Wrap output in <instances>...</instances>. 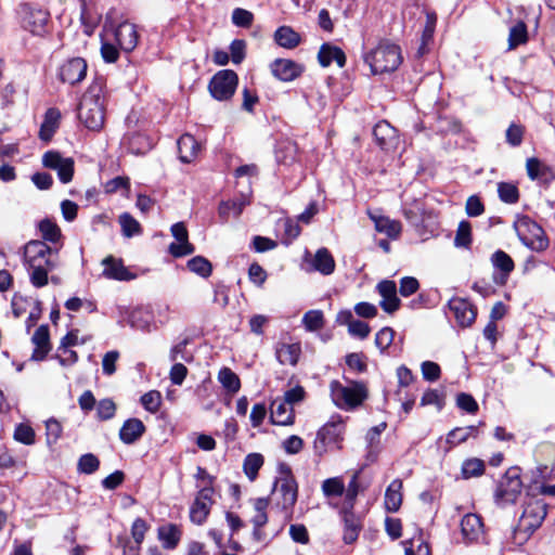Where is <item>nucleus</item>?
Here are the masks:
<instances>
[{
	"label": "nucleus",
	"instance_id": "1",
	"mask_svg": "<svg viewBox=\"0 0 555 555\" xmlns=\"http://www.w3.org/2000/svg\"><path fill=\"white\" fill-rule=\"evenodd\" d=\"M24 257L27 263L29 281L36 288H41L49 283V272L57 262V249L50 245H26Z\"/></svg>",
	"mask_w": 555,
	"mask_h": 555
},
{
	"label": "nucleus",
	"instance_id": "2",
	"mask_svg": "<svg viewBox=\"0 0 555 555\" xmlns=\"http://www.w3.org/2000/svg\"><path fill=\"white\" fill-rule=\"evenodd\" d=\"M271 495L273 508L281 513L285 520H291L298 500V482L291 468H281L280 475L274 479Z\"/></svg>",
	"mask_w": 555,
	"mask_h": 555
},
{
	"label": "nucleus",
	"instance_id": "3",
	"mask_svg": "<svg viewBox=\"0 0 555 555\" xmlns=\"http://www.w3.org/2000/svg\"><path fill=\"white\" fill-rule=\"evenodd\" d=\"M363 60L372 75H386L397 70L403 57L398 44L389 40H382L364 54Z\"/></svg>",
	"mask_w": 555,
	"mask_h": 555
},
{
	"label": "nucleus",
	"instance_id": "4",
	"mask_svg": "<svg viewBox=\"0 0 555 555\" xmlns=\"http://www.w3.org/2000/svg\"><path fill=\"white\" fill-rule=\"evenodd\" d=\"M330 395L336 408L353 411L367 399L369 390L362 382L350 380L347 384H343L339 380H332L330 384Z\"/></svg>",
	"mask_w": 555,
	"mask_h": 555
},
{
	"label": "nucleus",
	"instance_id": "5",
	"mask_svg": "<svg viewBox=\"0 0 555 555\" xmlns=\"http://www.w3.org/2000/svg\"><path fill=\"white\" fill-rule=\"evenodd\" d=\"M346 429V418L339 414L332 415L317 431L313 442L315 453L321 456L330 450H343Z\"/></svg>",
	"mask_w": 555,
	"mask_h": 555
},
{
	"label": "nucleus",
	"instance_id": "6",
	"mask_svg": "<svg viewBox=\"0 0 555 555\" xmlns=\"http://www.w3.org/2000/svg\"><path fill=\"white\" fill-rule=\"evenodd\" d=\"M545 516L546 504L539 499H529L517 527L513 530V543L519 546L525 544L531 534L542 525Z\"/></svg>",
	"mask_w": 555,
	"mask_h": 555
},
{
	"label": "nucleus",
	"instance_id": "7",
	"mask_svg": "<svg viewBox=\"0 0 555 555\" xmlns=\"http://www.w3.org/2000/svg\"><path fill=\"white\" fill-rule=\"evenodd\" d=\"M522 490L520 468L511 467L498 482L494 498L498 504L515 503Z\"/></svg>",
	"mask_w": 555,
	"mask_h": 555
},
{
	"label": "nucleus",
	"instance_id": "8",
	"mask_svg": "<svg viewBox=\"0 0 555 555\" xmlns=\"http://www.w3.org/2000/svg\"><path fill=\"white\" fill-rule=\"evenodd\" d=\"M238 77L231 69L217 72L208 82V91L217 101H224L232 98L236 91Z\"/></svg>",
	"mask_w": 555,
	"mask_h": 555
},
{
	"label": "nucleus",
	"instance_id": "9",
	"mask_svg": "<svg viewBox=\"0 0 555 555\" xmlns=\"http://www.w3.org/2000/svg\"><path fill=\"white\" fill-rule=\"evenodd\" d=\"M104 39L106 41H114L125 51H130L135 47L138 36L132 24L128 22L116 23L112 21L104 29Z\"/></svg>",
	"mask_w": 555,
	"mask_h": 555
},
{
	"label": "nucleus",
	"instance_id": "10",
	"mask_svg": "<svg viewBox=\"0 0 555 555\" xmlns=\"http://www.w3.org/2000/svg\"><path fill=\"white\" fill-rule=\"evenodd\" d=\"M78 117L89 130H100L104 125V111L96 95H85L79 106Z\"/></svg>",
	"mask_w": 555,
	"mask_h": 555
},
{
	"label": "nucleus",
	"instance_id": "11",
	"mask_svg": "<svg viewBox=\"0 0 555 555\" xmlns=\"http://www.w3.org/2000/svg\"><path fill=\"white\" fill-rule=\"evenodd\" d=\"M42 165L56 171L59 180L66 184L74 178L75 163L72 157H64L56 151H49L42 156Z\"/></svg>",
	"mask_w": 555,
	"mask_h": 555
},
{
	"label": "nucleus",
	"instance_id": "12",
	"mask_svg": "<svg viewBox=\"0 0 555 555\" xmlns=\"http://www.w3.org/2000/svg\"><path fill=\"white\" fill-rule=\"evenodd\" d=\"M301 268L306 272H319L330 275L335 270V260L332 254L324 247L319 248L315 254L306 251L302 258Z\"/></svg>",
	"mask_w": 555,
	"mask_h": 555
},
{
	"label": "nucleus",
	"instance_id": "13",
	"mask_svg": "<svg viewBox=\"0 0 555 555\" xmlns=\"http://www.w3.org/2000/svg\"><path fill=\"white\" fill-rule=\"evenodd\" d=\"M367 215L374 223L376 232L391 241L399 237L402 225L398 220L384 215L382 210H367Z\"/></svg>",
	"mask_w": 555,
	"mask_h": 555
},
{
	"label": "nucleus",
	"instance_id": "14",
	"mask_svg": "<svg viewBox=\"0 0 555 555\" xmlns=\"http://www.w3.org/2000/svg\"><path fill=\"white\" fill-rule=\"evenodd\" d=\"M214 504V493L208 490L197 491L195 499L190 507V519L195 525H203Z\"/></svg>",
	"mask_w": 555,
	"mask_h": 555
},
{
	"label": "nucleus",
	"instance_id": "15",
	"mask_svg": "<svg viewBox=\"0 0 555 555\" xmlns=\"http://www.w3.org/2000/svg\"><path fill=\"white\" fill-rule=\"evenodd\" d=\"M374 138L379 147L386 152H397L400 140L395 128L387 121H378L373 130Z\"/></svg>",
	"mask_w": 555,
	"mask_h": 555
},
{
	"label": "nucleus",
	"instance_id": "16",
	"mask_svg": "<svg viewBox=\"0 0 555 555\" xmlns=\"http://www.w3.org/2000/svg\"><path fill=\"white\" fill-rule=\"evenodd\" d=\"M34 349L30 356L31 361H43L52 349L50 340V330L47 324H42L36 328L31 336Z\"/></svg>",
	"mask_w": 555,
	"mask_h": 555
},
{
	"label": "nucleus",
	"instance_id": "17",
	"mask_svg": "<svg viewBox=\"0 0 555 555\" xmlns=\"http://www.w3.org/2000/svg\"><path fill=\"white\" fill-rule=\"evenodd\" d=\"M448 307L459 325L463 327L472 325L476 319V310L467 299L453 297L449 300Z\"/></svg>",
	"mask_w": 555,
	"mask_h": 555
},
{
	"label": "nucleus",
	"instance_id": "18",
	"mask_svg": "<svg viewBox=\"0 0 555 555\" xmlns=\"http://www.w3.org/2000/svg\"><path fill=\"white\" fill-rule=\"evenodd\" d=\"M515 230L520 243H540L544 238L542 228L527 217L517 219Z\"/></svg>",
	"mask_w": 555,
	"mask_h": 555
},
{
	"label": "nucleus",
	"instance_id": "19",
	"mask_svg": "<svg viewBox=\"0 0 555 555\" xmlns=\"http://www.w3.org/2000/svg\"><path fill=\"white\" fill-rule=\"evenodd\" d=\"M461 532L467 543L479 542L483 538V522L479 515L466 514L461 520Z\"/></svg>",
	"mask_w": 555,
	"mask_h": 555
},
{
	"label": "nucleus",
	"instance_id": "20",
	"mask_svg": "<svg viewBox=\"0 0 555 555\" xmlns=\"http://www.w3.org/2000/svg\"><path fill=\"white\" fill-rule=\"evenodd\" d=\"M377 291L382 297L379 305L385 312L393 313L399 309L400 299L397 296V285L393 281L384 280L379 282Z\"/></svg>",
	"mask_w": 555,
	"mask_h": 555
},
{
	"label": "nucleus",
	"instance_id": "21",
	"mask_svg": "<svg viewBox=\"0 0 555 555\" xmlns=\"http://www.w3.org/2000/svg\"><path fill=\"white\" fill-rule=\"evenodd\" d=\"M87 72V64L80 57H74L66 61L60 72L61 79L64 82L74 85L81 81Z\"/></svg>",
	"mask_w": 555,
	"mask_h": 555
},
{
	"label": "nucleus",
	"instance_id": "22",
	"mask_svg": "<svg viewBox=\"0 0 555 555\" xmlns=\"http://www.w3.org/2000/svg\"><path fill=\"white\" fill-rule=\"evenodd\" d=\"M271 72L281 81H292L301 74L302 67L292 60L279 59L271 64Z\"/></svg>",
	"mask_w": 555,
	"mask_h": 555
},
{
	"label": "nucleus",
	"instance_id": "23",
	"mask_svg": "<svg viewBox=\"0 0 555 555\" xmlns=\"http://www.w3.org/2000/svg\"><path fill=\"white\" fill-rule=\"evenodd\" d=\"M270 420L272 424L279 426H291L295 421L293 406H289L282 399H275L271 403Z\"/></svg>",
	"mask_w": 555,
	"mask_h": 555
},
{
	"label": "nucleus",
	"instance_id": "24",
	"mask_svg": "<svg viewBox=\"0 0 555 555\" xmlns=\"http://www.w3.org/2000/svg\"><path fill=\"white\" fill-rule=\"evenodd\" d=\"M403 482L401 479H393L387 487L384 495V507L388 513H396L400 509L403 501Z\"/></svg>",
	"mask_w": 555,
	"mask_h": 555
},
{
	"label": "nucleus",
	"instance_id": "25",
	"mask_svg": "<svg viewBox=\"0 0 555 555\" xmlns=\"http://www.w3.org/2000/svg\"><path fill=\"white\" fill-rule=\"evenodd\" d=\"M526 171L530 180H543L551 182L555 179L554 170L537 157H530L526 162Z\"/></svg>",
	"mask_w": 555,
	"mask_h": 555
},
{
	"label": "nucleus",
	"instance_id": "26",
	"mask_svg": "<svg viewBox=\"0 0 555 555\" xmlns=\"http://www.w3.org/2000/svg\"><path fill=\"white\" fill-rule=\"evenodd\" d=\"M145 433V425L141 420L132 417L124 422L119 430V438L126 444H132Z\"/></svg>",
	"mask_w": 555,
	"mask_h": 555
},
{
	"label": "nucleus",
	"instance_id": "27",
	"mask_svg": "<svg viewBox=\"0 0 555 555\" xmlns=\"http://www.w3.org/2000/svg\"><path fill=\"white\" fill-rule=\"evenodd\" d=\"M103 274L109 279L119 281H129L135 279V274L129 272V270L118 259L107 257L103 260Z\"/></svg>",
	"mask_w": 555,
	"mask_h": 555
},
{
	"label": "nucleus",
	"instance_id": "28",
	"mask_svg": "<svg viewBox=\"0 0 555 555\" xmlns=\"http://www.w3.org/2000/svg\"><path fill=\"white\" fill-rule=\"evenodd\" d=\"M301 354V347L298 343L278 344L275 348V356L278 361L283 365H296Z\"/></svg>",
	"mask_w": 555,
	"mask_h": 555
},
{
	"label": "nucleus",
	"instance_id": "29",
	"mask_svg": "<svg viewBox=\"0 0 555 555\" xmlns=\"http://www.w3.org/2000/svg\"><path fill=\"white\" fill-rule=\"evenodd\" d=\"M23 21L31 33L38 34L48 22V13L42 10L26 8L23 11Z\"/></svg>",
	"mask_w": 555,
	"mask_h": 555
},
{
	"label": "nucleus",
	"instance_id": "30",
	"mask_svg": "<svg viewBox=\"0 0 555 555\" xmlns=\"http://www.w3.org/2000/svg\"><path fill=\"white\" fill-rule=\"evenodd\" d=\"M179 158L183 163L192 162L199 152V144L191 134H183L178 140Z\"/></svg>",
	"mask_w": 555,
	"mask_h": 555
},
{
	"label": "nucleus",
	"instance_id": "31",
	"mask_svg": "<svg viewBox=\"0 0 555 555\" xmlns=\"http://www.w3.org/2000/svg\"><path fill=\"white\" fill-rule=\"evenodd\" d=\"M318 60L323 67L330 66L334 62L343 67L346 62V57L341 49L338 47L322 44L318 54Z\"/></svg>",
	"mask_w": 555,
	"mask_h": 555
},
{
	"label": "nucleus",
	"instance_id": "32",
	"mask_svg": "<svg viewBox=\"0 0 555 555\" xmlns=\"http://www.w3.org/2000/svg\"><path fill=\"white\" fill-rule=\"evenodd\" d=\"M255 514L251 518L254 525V534L257 539H260V529L268 522L267 508L269 506V500L267 498H257L253 501Z\"/></svg>",
	"mask_w": 555,
	"mask_h": 555
},
{
	"label": "nucleus",
	"instance_id": "33",
	"mask_svg": "<svg viewBox=\"0 0 555 555\" xmlns=\"http://www.w3.org/2000/svg\"><path fill=\"white\" fill-rule=\"evenodd\" d=\"M61 120V113L56 108H50L46 112L43 122L41 124L39 137L43 141H50L56 131Z\"/></svg>",
	"mask_w": 555,
	"mask_h": 555
},
{
	"label": "nucleus",
	"instance_id": "34",
	"mask_svg": "<svg viewBox=\"0 0 555 555\" xmlns=\"http://www.w3.org/2000/svg\"><path fill=\"white\" fill-rule=\"evenodd\" d=\"M158 540L165 548H175L181 538V531L177 525L167 524L157 529Z\"/></svg>",
	"mask_w": 555,
	"mask_h": 555
},
{
	"label": "nucleus",
	"instance_id": "35",
	"mask_svg": "<svg viewBox=\"0 0 555 555\" xmlns=\"http://www.w3.org/2000/svg\"><path fill=\"white\" fill-rule=\"evenodd\" d=\"M275 42L285 49H293L300 42V35L289 26H281L274 33Z\"/></svg>",
	"mask_w": 555,
	"mask_h": 555
},
{
	"label": "nucleus",
	"instance_id": "36",
	"mask_svg": "<svg viewBox=\"0 0 555 555\" xmlns=\"http://www.w3.org/2000/svg\"><path fill=\"white\" fill-rule=\"evenodd\" d=\"M360 531H361V522H360L359 518L350 512L344 513L343 539H344L345 543H347V544L353 543L358 539Z\"/></svg>",
	"mask_w": 555,
	"mask_h": 555
},
{
	"label": "nucleus",
	"instance_id": "37",
	"mask_svg": "<svg viewBox=\"0 0 555 555\" xmlns=\"http://www.w3.org/2000/svg\"><path fill=\"white\" fill-rule=\"evenodd\" d=\"M264 457L261 453H249L243 461V472L249 481H255L260 468L263 466Z\"/></svg>",
	"mask_w": 555,
	"mask_h": 555
},
{
	"label": "nucleus",
	"instance_id": "38",
	"mask_svg": "<svg viewBox=\"0 0 555 555\" xmlns=\"http://www.w3.org/2000/svg\"><path fill=\"white\" fill-rule=\"evenodd\" d=\"M218 382L222 387L231 395H235L241 389V380L237 374H235L230 367H222L218 372Z\"/></svg>",
	"mask_w": 555,
	"mask_h": 555
},
{
	"label": "nucleus",
	"instance_id": "39",
	"mask_svg": "<svg viewBox=\"0 0 555 555\" xmlns=\"http://www.w3.org/2000/svg\"><path fill=\"white\" fill-rule=\"evenodd\" d=\"M477 436V428L475 426L467 427H456L449 431L447 435V443L449 448L456 447L463 442H465L469 437Z\"/></svg>",
	"mask_w": 555,
	"mask_h": 555
},
{
	"label": "nucleus",
	"instance_id": "40",
	"mask_svg": "<svg viewBox=\"0 0 555 555\" xmlns=\"http://www.w3.org/2000/svg\"><path fill=\"white\" fill-rule=\"evenodd\" d=\"M301 322L308 332L320 331L325 324L324 314L319 309L309 310L304 314Z\"/></svg>",
	"mask_w": 555,
	"mask_h": 555
},
{
	"label": "nucleus",
	"instance_id": "41",
	"mask_svg": "<svg viewBox=\"0 0 555 555\" xmlns=\"http://www.w3.org/2000/svg\"><path fill=\"white\" fill-rule=\"evenodd\" d=\"M485 462L477 457L467 459L463 462L461 473L464 479L479 477L485 473Z\"/></svg>",
	"mask_w": 555,
	"mask_h": 555
},
{
	"label": "nucleus",
	"instance_id": "42",
	"mask_svg": "<svg viewBox=\"0 0 555 555\" xmlns=\"http://www.w3.org/2000/svg\"><path fill=\"white\" fill-rule=\"evenodd\" d=\"M13 438L25 446H33L36 442V433L28 423H20L14 428Z\"/></svg>",
	"mask_w": 555,
	"mask_h": 555
},
{
	"label": "nucleus",
	"instance_id": "43",
	"mask_svg": "<svg viewBox=\"0 0 555 555\" xmlns=\"http://www.w3.org/2000/svg\"><path fill=\"white\" fill-rule=\"evenodd\" d=\"M41 237L47 242H57L62 237L61 229L49 219H43L38 224Z\"/></svg>",
	"mask_w": 555,
	"mask_h": 555
},
{
	"label": "nucleus",
	"instance_id": "44",
	"mask_svg": "<svg viewBox=\"0 0 555 555\" xmlns=\"http://www.w3.org/2000/svg\"><path fill=\"white\" fill-rule=\"evenodd\" d=\"M186 266L190 271L202 278H208L212 272L211 263L206 258L201 256H196L190 259Z\"/></svg>",
	"mask_w": 555,
	"mask_h": 555
},
{
	"label": "nucleus",
	"instance_id": "45",
	"mask_svg": "<svg viewBox=\"0 0 555 555\" xmlns=\"http://www.w3.org/2000/svg\"><path fill=\"white\" fill-rule=\"evenodd\" d=\"M322 492L325 496H340L345 492V483L340 477L327 478L322 482Z\"/></svg>",
	"mask_w": 555,
	"mask_h": 555
},
{
	"label": "nucleus",
	"instance_id": "46",
	"mask_svg": "<svg viewBox=\"0 0 555 555\" xmlns=\"http://www.w3.org/2000/svg\"><path fill=\"white\" fill-rule=\"evenodd\" d=\"M298 152V146L293 141L282 142L275 150V157L280 163L293 162Z\"/></svg>",
	"mask_w": 555,
	"mask_h": 555
},
{
	"label": "nucleus",
	"instance_id": "47",
	"mask_svg": "<svg viewBox=\"0 0 555 555\" xmlns=\"http://www.w3.org/2000/svg\"><path fill=\"white\" fill-rule=\"evenodd\" d=\"M244 199H229L222 202L219 206V212L224 218L237 217L243 211V207L246 205Z\"/></svg>",
	"mask_w": 555,
	"mask_h": 555
},
{
	"label": "nucleus",
	"instance_id": "48",
	"mask_svg": "<svg viewBox=\"0 0 555 555\" xmlns=\"http://www.w3.org/2000/svg\"><path fill=\"white\" fill-rule=\"evenodd\" d=\"M491 262L504 276H507L514 270V261L502 250H498L492 255Z\"/></svg>",
	"mask_w": 555,
	"mask_h": 555
},
{
	"label": "nucleus",
	"instance_id": "49",
	"mask_svg": "<svg viewBox=\"0 0 555 555\" xmlns=\"http://www.w3.org/2000/svg\"><path fill=\"white\" fill-rule=\"evenodd\" d=\"M498 194L500 199L506 204H514L519 198V192L516 184L511 182H501L498 184Z\"/></svg>",
	"mask_w": 555,
	"mask_h": 555
},
{
	"label": "nucleus",
	"instance_id": "50",
	"mask_svg": "<svg viewBox=\"0 0 555 555\" xmlns=\"http://www.w3.org/2000/svg\"><path fill=\"white\" fill-rule=\"evenodd\" d=\"M528 34L527 27L524 22H518L514 27L511 28L508 35V48L513 49L527 41Z\"/></svg>",
	"mask_w": 555,
	"mask_h": 555
},
{
	"label": "nucleus",
	"instance_id": "51",
	"mask_svg": "<svg viewBox=\"0 0 555 555\" xmlns=\"http://www.w3.org/2000/svg\"><path fill=\"white\" fill-rule=\"evenodd\" d=\"M140 402L150 413H156L162 405V395L158 390H150L141 396Z\"/></svg>",
	"mask_w": 555,
	"mask_h": 555
},
{
	"label": "nucleus",
	"instance_id": "52",
	"mask_svg": "<svg viewBox=\"0 0 555 555\" xmlns=\"http://www.w3.org/2000/svg\"><path fill=\"white\" fill-rule=\"evenodd\" d=\"M393 339L395 331L389 326H385L376 333L375 346L384 353L392 345Z\"/></svg>",
	"mask_w": 555,
	"mask_h": 555
},
{
	"label": "nucleus",
	"instance_id": "53",
	"mask_svg": "<svg viewBox=\"0 0 555 555\" xmlns=\"http://www.w3.org/2000/svg\"><path fill=\"white\" fill-rule=\"evenodd\" d=\"M195 480L197 491L208 490L209 493H215L214 477L205 468L201 466L196 468Z\"/></svg>",
	"mask_w": 555,
	"mask_h": 555
},
{
	"label": "nucleus",
	"instance_id": "54",
	"mask_svg": "<svg viewBox=\"0 0 555 555\" xmlns=\"http://www.w3.org/2000/svg\"><path fill=\"white\" fill-rule=\"evenodd\" d=\"M150 526L143 518H135L131 525V537L133 538L137 546H141L142 542L144 541L145 533L149 531Z\"/></svg>",
	"mask_w": 555,
	"mask_h": 555
},
{
	"label": "nucleus",
	"instance_id": "55",
	"mask_svg": "<svg viewBox=\"0 0 555 555\" xmlns=\"http://www.w3.org/2000/svg\"><path fill=\"white\" fill-rule=\"evenodd\" d=\"M100 466L99 459L92 454H83L78 461V470L82 474H92L98 470Z\"/></svg>",
	"mask_w": 555,
	"mask_h": 555
},
{
	"label": "nucleus",
	"instance_id": "56",
	"mask_svg": "<svg viewBox=\"0 0 555 555\" xmlns=\"http://www.w3.org/2000/svg\"><path fill=\"white\" fill-rule=\"evenodd\" d=\"M346 364L350 370L357 373H363L367 369L365 356L361 352H352L347 354Z\"/></svg>",
	"mask_w": 555,
	"mask_h": 555
},
{
	"label": "nucleus",
	"instance_id": "57",
	"mask_svg": "<svg viewBox=\"0 0 555 555\" xmlns=\"http://www.w3.org/2000/svg\"><path fill=\"white\" fill-rule=\"evenodd\" d=\"M423 378L427 382H436L441 376V369L438 363L433 361H424L421 364Z\"/></svg>",
	"mask_w": 555,
	"mask_h": 555
},
{
	"label": "nucleus",
	"instance_id": "58",
	"mask_svg": "<svg viewBox=\"0 0 555 555\" xmlns=\"http://www.w3.org/2000/svg\"><path fill=\"white\" fill-rule=\"evenodd\" d=\"M62 425L55 418H50L46 422V436L49 444L55 443L62 436Z\"/></svg>",
	"mask_w": 555,
	"mask_h": 555
},
{
	"label": "nucleus",
	"instance_id": "59",
	"mask_svg": "<svg viewBox=\"0 0 555 555\" xmlns=\"http://www.w3.org/2000/svg\"><path fill=\"white\" fill-rule=\"evenodd\" d=\"M119 222L126 237H131L140 231L139 222L129 214H122Z\"/></svg>",
	"mask_w": 555,
	"mask_h": 555
},
{
	"label": "nucleus",
	"instance_id": "60",
	"mask_svg": "<svg viewBox=\"0 0 555 555\" xmlns=\"http://www.w3.org/2000/svg\"><path fill=\"white\" fill-rule=\"evenodd\" d=\"M465 212L468 217H478L485 212V205L478 195H470L465 203Z\"/></svg>",
	"mask_w": 555,
	"mask_h": 555
},
{
	"label": "nucleus",
	"instance_id": "61",
	"mask_svg": "<svg viewBox=\"0 0 555 555\" xmlns=\"http://www.w3.org/2000/svg\"><path fill=\"white\" fill-rule=\"evenodd\" d=\"M385 531L391 540H398L402 535V521L397 517L385 518Z\"/></svg>",
	"mask_w": 555,
	"mask_h": 555
},
{
	"label": "nucleus",
	"instance_id": "62",
	"mask_svg": "<svg viewBox=\"0 0 555 555\" xmlns=\"http://www.w3.org/2000/svg\"><path fill=\"white\" fill-rule=\"evenodd\" d=\"M289 537L294 542L300 544H308L310 541L309 532L306 526L302 524L291 525Z\"/></svg>",
	"mask_w": 555,
	"mask_h": 555
},
{
	"label": "nucleus",
	"instance_id": "63",
	"mask_svg": "<svg viewBox=\"0 0 555 555\" xmlns=\"http://www.w3.org/2000/svg\"><path fill=\"white\" fill-rule=\"evenodd\" d=\"M116 413V405L111 399H103L98 403L96 414L100 420L106 421L114 417Z\"/></svg>",
	"mask_w": 555,
	"mask_h": 555
},
{
	"label": "nucleus",
	"instance_id": "64",
	"mask_svg": "<svg viewBox=\"0 0 555 555\" xmlns=\"http://www.w3.org/2000/svg\"><path fill=\"white\" fill-rule=\"evenodd\" d=\"M254 15L250 11L237 8L232 13V22L238 27H249L253 23Z\"/></svg>",
	"mask_w": 555,
	"mask_h": 555
}]
</instances>
